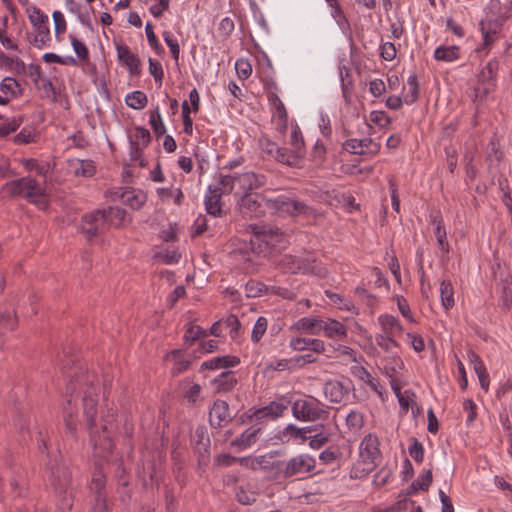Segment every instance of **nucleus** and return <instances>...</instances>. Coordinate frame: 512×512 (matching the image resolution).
<instances>
[{
	"instance_id": "18",
	"label": "nucleus",
	"mask_w": 512,
	"mask_h": 512,
	"mask_svg": "<svg viewBox=\"0 0 512 512\" xmlns=\"http://www.w3.org/2000/svg\"><path fill=\"white\" fill-rule=\"evenodd\" d=\"M116 50L118 60L128 68L130 74L139 75L141 72V61L139 57L132 53L128 46L117 45Z\"/></svg>"
},
{
	"instance_id": "11",
	"label": "nucleus",
	"mask_w": 512,
	"mask_h": 512,
	"mask_svg": "<svg viewBox=\"0 0 512 512\" xmlns=\"http://www.w3.org/2000/svg\"><path fill=\"white\" fill-rule=\"evenodd\" d=\"M393 337L394 335L386 333L377 334L375 341L380 348L389 354L392 364L391 370L396 372L397 369H401L403 367V362L398 356L399 344L393 339Z\"/></svg>"
},
{
	"instance_id": "54",
	"label": "nucleus",
	"mask_w": 512,
	"mask_h": 512,
	"mask_svg": "<svg viewBox=\"0 0 512 512\" xmlns=\"http://www.w3.org/2000/svg\"><path fill=\"white\" fill-rule=\"evenodd\" d=\"M369 121L380 128H386L391 122L388 115L383 111H372L370 113Z\"/></svg>"
},
{
	"instance_id": "22",
	"label": "nucleus",
	"mask_w": 512,
	"mask_h": 512,
	"mask_svg": "<svg viewBox=\"0 0 512 512\" xmlns=\"http://www.w3.org/2000/svg\"><path fill=\"white\" fill-rule=\"evenodd\" d=\"M324 394L331 403L339 404L348 394V388L340 381L329 380L324 385Z\"/></svg>"
},
{
	"instance_id": "8",
	"label": "nucleus",
	"mask_w": 512,
	"mask_h": 512,
	"mask_svg": "<svg viewBox=\"0 0 512 512\" xmlns=\"http://www.w3.org/2000/svg\"><path fill=\"white\" fill-rule=\"evenodd\" d=\"M499 68L497 60L492 59L486 63L478 74V80L474 87V99L483 100L496 87V75Z\"/></svg>"
},
{
	"instance_id": "62",
	"label": "nucleus",
	"mask_w": 512,
	"mask_h": 512,
	"mask_svg": "<svg viewBox=\"0 0 512 512\" xmlns=\"http://www.w3.org/2000/svg\"><path fill=\"white\" fill-rule=\"evenodd\" d=\"M52 16L55 24L56 35L64 33L66 31V21L63 14L60 11H54Z\"/></svg>"
},
{
	"instance_id": "33",
	"label": "nucleus",
	"mask_w": 512,
	"mask_h": 512,
	"mask_svg": "<svg viewBox=\"0 0 512 512\" xmlns=\"http://www.w3.org/2000/svg\"><path fill=\"white\" fill-rule=\"evenodd\" d=\"M260 431V428L253 429L248 428L246 429L239 437L234 439L231 442L232 446H236L239 449H246L251 446L255 442V437L257 433Z\"/></svg>"
},
{
	"instance_id": "60",
	"label": "nucleus",
	"mask_w": 512,
	"mask_h": 512,
	"mask_svg": "<svg viewBox=\"0 0 512 512\" xmlns=\"http://www.w3.org/2000/svg\"><path fill=\"white\" fill-rule=\"evenodd\" d=\"M21 122V118H14L11 122L0 125V137H5L10 133L15 132L21 125Z\"/></svg>"
},
{
	"instance_id": "64",
	"label": "nucleus",
	"mask_w": 512,
	"mask_h": 512,
	"mask_svg": "<svg viewBox=\"0 0 512 512\" xmlns=\"http://www.w3.org/2000/svg\"><path fill=\"white\" fill-rule=\"evenodd\" d=\"M89 512H110L107 503V498L91 499V507Z\"/></svg>"
},
{
	"instance_id": "26",
	"label": "nucleus",
	"mask_w": 512,
	"mask_h": 512,
	"mask_svg": "<svg viewBox=\"0 0 512 512\" xmlns=\"http://www.w3.org/2000/svg\"><path fill=\"white\" fill-rule=\"evenodd\" d=\"M120 199L123 204L131 207L134 210H138L146 202L147 196L143 191L127 189L121 193Z\"/></svg>"
},
{
	"instance_id": "5",
	"label": "nucleus",
	"mask_w": 512,
	"mask_h": 512,
	"mask_svg": "<svg viewBox=\"0 0 512 512\" xmlns=\"http://www.w3.org/2000/svg\"><path fill=\"white\" fill-rule=\"evenodd\" d=\"M3 191L12 197L22 196L31 202L37 203V199L44 196V189L31 177H23L7 182Z\"/></svg>"
},
{
	"instance_id": "34",
	"label": "nucleus",
	"mask_w": 512,
	"mask_h": 512,
	"mask_svg": "<svg viewBox=\"0 0 512 512\" xmlns=\"http://www.w3.org/2000/svg\"><path fill=\"white\" fill-rule=\"evenodd\" d=\"M434 57L438 61L451 62L459 58L458 46H439L434 53Z\"/></svg>"
},
{
	"instance_id": "30",
	"label": "nucleus",
	"mask_w": 512,
	"mask_h": 512,
	"mask_svg": "<svg viewBox=\"0 0 512 512\" xmlns=\"http://www.w3.org/2000/svg\"><path fill=\"white\" fill-rule=\"evenodd\" d=\"M322 330L329 338H343L347 336V329L345 325L334 319H329V321L325 323L323 322Z\"/></svg>"
},
{
	"instance_id": "28",
	"label": "nucleus",
	"mask_w": 512,
	"mask_h": 512,
	"mask_svg": "<svg viewBox=\"0 0 512 512\" xmlns=\"http://www.w3.org/2000/svg\"><path fill=\"white\" fill-rule=\"evenodd\" d=\"M378 320L383 329V333L396 336L403 332V327L399 320L392 315H381Z\"/></svg>"
},
{
	"instance_id": "24",
	"label": "nucleus",
	"mask_w": 512,
	"mask_h": 512,
	"mask_svg": "<svg viewBox=\"0 0 512 512\" xmlns=\"http://www.w3.org/2000/svg\"><path fill=\"white\" fill-rule=\"evenodd\" d=\"M221 194L219 188H212L209 186L208 194L205 198V209L208 214L212 216H220L221 215Z\"/></svg>"
},
{
	"instance_id": "49",
	"label": "nucleus",
	"mask_w": 512,
	"mask_h": 512,
	"mask_svg": "<svg viewBox=\"0 0 512 512\" xmlns=\"http://www.w3.org/2000/svg\"><path fill=\"white\" fill-rule=\"evenodd\" d=\"M149 72L154 77L155 82L161 86L164 78V71L159 61L149 58Z\"/></svg>"
},
{
	"instance_id": "51",
	"label": "nucleus",
	"mask_w": 512,
	"mask_h": 512,
	"mask_svg": "<svg viewBox=\"0 0 512 512\" xmlns=\"http://www.w3.org/2000/svg\"><path fill=\"white\" fill-rule=\"evenodd\" d=\"M71 45L73 47L74 52L79 57L80 60L86 61L89 58V51L84 43H82L78 38L73 35H70Z\"/></svg>"
},
{
	"instance_id": "57",
	"label": "nucleus",
	"mask_w": 512,
	"mask_h": 512,
	"mask_svg": "<svg viewBox=\"0 0 512 512\" xmlns=\"http://www.w3.org/2000/svg\"><path fill=\"white\" fill-rule=\"evenodd\" d=\"M37 33L38 34L33 38L31 43H33L37 48L41 49L50 40L49 27L38 29Z\"/></svg>"
},
{
	"instance_id": "55",
	"label": "nucleus",
	"mask_w": 512,
	"mask_h": 512,
	"mask_svg": "<svg viewBox=\"0 0 512 512\" xmlns=\"http://www.w3.org/2000/svg\"><path fill=\"white\" fill-rule=\"evenodd\" d=\"M477 367H474V371L479 379V383L482 389L488 391L489 389V375L487 373L486 367L484 364H477Z\"/></svg>"
},
{
	"instance_id": "6",
	"label": "nucleus",
	"mask_w": 512,
	"mask_h": 512,
	"mask_svg": "<svg viewBox=\"0 0 512 512\" xmlns=\"http://www.w3.org/2000/svg\"><path fill=\"white\" fill-rule=\"evenodd\" d=\"M272 467L284 478H291L299 474L311 472L315 468V460L308 455H297L287 462L278 461L273 463Z\"/></svg>"
},
{
	"instance_id": "17",
	"label": "nucleus",
	"mask_w": 512,
	"mask_h": 512,
	"mask_svg": "<svg viewBox=\"0 0 512 512\" xmlns=\"http://www.w3.org/2000/svg\"><path fill=\"white\" fill-rule=\"evenodd\" d=\"M259 146L269 156L273 157L279 163L289 166L288 149L279 147L275 142L271 141L266 137L259 139Z\"/></svg>"
},
{
	"instance_id": "15",
	"label": "nucleus",
	"mask_w": 512,
	"mask_h": 512,
	"mask_svg": "<svg viewBox=\"0 0 512 512\" xmlns=\"http://www.w3.org/2000/svg\"><path fill=\"white\" fill-rule=\"evenodd\" d=\"M105 230L106 228L102 226V219L98 210L82 217V232L86 235L88 240L97 237Z\"/></svg>"
},
{
	"instance_id": "23",
	"label": "nucleus",
	"mask_w": 512,
	"mask_h": 512,
	"mask_svg": "<svg viewBox=\"0 0 512 512\" xmlns=\"http://www.w3.org/2000/svg\"><path fill=\"white\" fill-rule=\"evenodd\" d=\"M430 223L435 225L434 234L437 238V242H438L440 249L443 252L448 253L449 249H450V245L446 238V230L443 225V218L439 211L436 213L430 214Z\"/></svg>"
},
{
	"instance_id": "47",
	"label": "nucleus",
	"mask_w": 512,
	"mask_h": 512,
	"mask_svg": "<svg viewBox=\"0 0 512 512\" xmlns=\"http://www.w3.org/2000/svg\"><path fill=\"white\" fill-rule=\"evenodd\" d=\"M267 319L263 316H260L253 327L251 339L253 342L257 343L260 341L264 333L267 329Z\"/></svg>"
},
{
	"instance_id": "50",
	"label": "nucleus",
	"mask_w": 512,
	"mask_h": 512,
	"mask_svg": "<svg viewBox=\"0 0 512 512\" xmlns=\"http://www.w3.org/2000/svg\"><path fill=\"white\" fill-rule=\"evenodd\" d=\"M479 25L483 35L484 44L488 46L494 42V35L496 34V29H492L491 20H482Z\"/></svg>"
},
{
	"instance_id": "35",
	"label": "nucleus",
	"mask_w": 512,
	"mask_h": 512,
	"mask_svg": "<svg viewBox=\"0 0 512 512\" xmlns=\"http://www.w3.org/2000/svg\"><path fill=\"white\" fill-rule=\"evenodd\" d=\"M323 321L318 318H301L297 323L298 329L305 330L306 332L317 335L322 330Z\"/></svg>"
},
{
	"instance_id": "36",
	"label": "nucleus",
	"mask_w": 512,
	"mask_h": 512,
	"mask_svg": "<svg viewBox=\"0 0 512 512\" xmlns=\"http://www.w3.org/2000/svg\"><path fill=\"white\" fill-rule=\"evenodd\" d=\"M125 102L130 108L140 110L147 105L148 99L144 92L137 90L127 95Z\"/></svg>"
},
{
	"instance_id": "48",
	"label": "nucleus",
	"mask_w": 512,
	"mask_h": 512,
	"mask_svg": "<svg viewBox=\"0 0 512 512\" xmlns=\"http://www.w3.org/2000/svg\"><path fill=\"white\" fill-rule=\"evenodd\" d=\"M163 38L171 51L172 58L175 60L176 63H178L180 56V46L177 39L173 38L172 34L167 31L163 32Z\"/></svg>"
},
{
	"instance_id": "27",
	"label": "nucleus",
	"mask_w": 512,
	"mask_h": 512,
	"mask_svg": "<svg viewBox=\"0 0 512 512\" xmlns=\"http://www.w3.org/2000/svg\"><path fill=\"white\" fill-rule=\"evenodd\" d=\"M166 358L173 361V368L171 370V373L173 376L184 372L185 370H187L189 368V366L191 364L190 359L182 357V351L179 349L170 351L166 355Z\"/></svg>"
},
{
	"instance_id": "19",
	"label": "nucleus",
	"mask_w": 512,
	"mask_h": 512,
	"mask_svg": "<svg viewBox=\"0 0 512 512\" xmlns=\"http://www.w3.org/2000/svg\"><path fill=\"white\" fill-rule=\"evenodd\" d=\"M240 364V358L234 355L217 356L210 360L204 361L200 366V371L204 370H218L235 367Z\"/></svg>"
},
{
	"instance_id": "46",
	"label": "nucleus",
	"mask_w": 512,
	"mask_h": 512,
	"mask_svg": "<svg viewBox=\"0 0 512 512\" xmlns=\"http://www.w3.org/2000/svg\"><path fill=\"white\" fill-rule=\"evenodd\" d=\"M245 290L248 297H258L262 294H267V285L258 281H249L245 286Z\"/></svg>"
},
{
	"instance_id": "52",
	"label": "nucleus",
	"mask_w": 512,
	"mask_h": 512,
	"mask_svg": "<svg viewBox=\"0 0 512 512\" xmlns=\"http://www.w3.org/2000/svg\"><path fill=\"white\" fill-rule=\"evenodd\" d=\"M412 445L409 447L410 456L418 463L423 461L424 449L421 442L417 438H411Z\"/></svg>"
},
{
	"instance_id": "9",
	"label": "nucleus",
	"mask_w": 512,
	"mask_h": 512,
	"mask_svg": "<svg viewBox=\"0 0 512 512\" xmlns=\"http://www.w3.org/2000/svg\"><path fill=\"white\" fill-rule=\"evenodd\" d=\"M292 414L303 422L325 421L329 417L327 410L305 399H298L292 404Z\"/></svg>"
},
{
	"instance_id": "41",
	"label": "nucleus",
	"mask_w": 512,
	"mask_h": 512,
	"mask_svg": "<svg viewBox=\"0 0 512 512\" xmlns=\"http://www.w3.org/2000/svg\"><path fill=\"white\" fill-rule=\"evenodd\" d=\"M432 470L428 469L425 472V482H420L419 480L414 481L407 490V495H411L413 493H416L418 490L427 491L432 483Z\"/></svg>"
},
{
	"instance_id": "10",
	"label": "nucleus",
	"mask_w": 512,
	"mask_h": 512,
	"mask_svg": "<svg viewBox=\"0 0 512 512\" xmlns=\"http://www.w3.org/2000/svg\"><path fill=\"white\" fill-rule=\"evenodd\" d=\"M235 415L230 412L229 404L222 399H216L209 409V424L212 428H221L229 424Z\"/></svg>"
},
{
	"instance_id": "20",
	"label": "nucleus",
	"mask_w": 512,
	"mask_h": 512,
	"mask_svg": "<svg viewBox=\"0 0 512 512\" xmlns=\"http://www.w3.org/2000/svg\"><path fill=\"white\" fill-rule=\"evenodd\" d=\"M236 183L242 192L246 194L253 189L265 185L266 178L264 175H259L254 172H245L236 176Z\"/></svg>"
},
{
	"instance_id": "32",
	"label": "nucleus",
	"mask_w": 512,
	"mask_h": 512,
	"mask_svg": "<svg viewBox=\"0 0 512 512\" xmlns=\"http://www.w3.org/2000/svg\"><path fill=\"white\" fill-rule=\"evenodd\" d=\"M454 290L452 283L449 280H442L440 283V296L442 306L448 310L452 308L455 304L454 301Z\"/></svg>"
},
{
	"instance_id": "53",
	"label": "nucleus",
	"mask_w": 512,
	"mask_h": 512,
	"mask_svg": "<svg viewBox=\"0 0 512 512\" xmlns=\"http://www.w3.org/2000/svg\"><path fill=\"white\" fill-rule=\"evenodd\" d=\"M235 70L240 79H247L252 73L251 64L246 59H238L235 63Z\"/></svg>"
},
{
	"instance_id": "42",
	"label": "nucleus",
	"mask_w": 512,
	"mask_h": 512,
	"mask_svg": "<svg viewBox=\"0 0 512 512\" xmlns=\"http://www.w3.org/2000/svg\"><path fill=\"white\" fill-rule=\"evenodd\" d=\"M77 167L75 168V174L83 177H91L95 174L96 168L94 162L91 160H77Z\"/></svg>"
},
{
	"instance_id": "38",
	"label": "nucleus",
	"mask_w": 512,
	"mask_h": 512,
	"mask_svg": "<svg viewBox=\"0 0 512 512\" xmlns=\"http://www.w3.org/2000/svg\"><path fill=\"white\" fill-rule=\"evenodd\" d=\"M18 325V319L14 310L0 311V328L13 331Z\"/></svg>"
},
{
	"instance_id": "58",
	"label": "nucleus",
	"mask_w": 512,
	"mask_h": 512,
	"mask_svg": "<svg viewBox=\"0 0 512 512\" xmlns=\"http://www.w3.org/2000/svg\"><path fill=\"white\" fill-rule=\"evenodd\" d=\"M145 32L150 46L156 51V53L160 54V52L162 51V47L157 40L151 23L148 22L146 24Z\"/></svg>"
},
{
	"instance_id": "39",
	"label": "nucleus",
	"mask_w": 512,
	"mask_h": 512,
	"mask_svg": "<svg viewBox=\"0 0 512 512\" xmlns=\"http://www.w3.org/2000/svg\"><path fill=\"white\" fill-rule=\"evenodd\" d=\"M501 305L505 309L512 307V279L501 281Z\"/></svg>"
},
{
	"instance_id": "37",
	"label": "nucleus",
	"mask_w": 512,
	"mask_h": 512,
	"mask_svg": "<svg viewBox=\"0 0 512 512\" xmlns=\"http://www.w3.org/2000/svg\"><path fill=\"white\" fill-rule=\"evenodd\" d=\"M149 124L151 125L152 130L157 139L165 134L166 127L162 121L158 107H156L153 111L150 112Z\"/></svg>"
},
{
	"instance_id": "4",
	"label": "nucleus",
	"mask_w": 512,
	"mask_h": 512,
	"mask_svg": "<svg viewBox=\"0 0 512 512\" xmlns=\"http://www.w3.org/2000/svg\"><path fill=\"white\" fill-rule=\"evenodd\" d=\"M278 266L285 272L297 273H311L320 277L326 275V270L316 266V260L311 257H298L290 254H285L280 257L277 262Z\"/></svg>"
},
{
	"instance_id": "14",
	"label": "nucleus",
	"mask_w": 512,
	"mask_h": 512,
	"mask_svg": "<svg viewBox=\"0 0 512 512\" xmlns=\"http://www.w3.org/2000/svg\"><path fill=\"white\" fill-rule=\"evenodd\" d=\"M291 149L288 150L289 164L290 167L297 166L300 159L305 155V143L300 128L296 125L291 133L290 137Z\"/></svg>"
},
{
	"instance_id": "31",
	"label": "nucleus",
	"mask_w": 512,
	"mask_h": 512,
	"mask_svg": "<svg viewBox=\"0 0 512 512\" xmlns=\"http://www.w3.org/2000/svg\"><path fill=\"white\" fill-rule=\"evenodd\" d=\"M118 493L122 503H128L131 500V489L129 488V478L123 468H118Z\"/></svg>"
},
{
	"instance_id": "45",
	"label": "nucleus",
	"mask_w": 512,
	"mask_h": 512,
	"mask_svg": "<svg viewBox=\"0 0 512 512\" xmlns=\"http://www.w3.org/2000/svg\"><path fill=\"white\" fill-rule=\"evenodd\" d=\"M409 92L405 95L404 101L407 104H412L418 99V82L415 75L409 76L407 80Z\"/></svg>"
},
{
	"instance_id": "25",
	"label": "nucleus",
	"mask_w": 512,
	"mask_h": 512,
	"mask_svg": "<svg viewBox=\"0 0 512 512\" xmlns=\"http://www.w3.org/2000/svg\"><path fill=\"white\" fill-rule=\"evenodd\" d=\"M288 408V403H281L272 401L269 405L257 409L253 416L257 420H260L264 417H271L272 419H275L279 416H282L284 411Z\"/></svg>"
},
{
	"instance_id": "3",
	"label": "nucleus",
	"mask_w": 512,
	"mask_h": 512,
	"mask_svg": "<svg viewBox=\"0 0 512 512\" xmlns=\"http://www.w3.org/2000/svg\"><path fill=\"white\" fill-rule=\"evenodd\" d=\"M379 446L378 437L371 433L367 434L359 445V460L353 469H358L362 474L373 471L381 458Z\"/></svg>"
},
{
	"instance_id": "21",
	"label": "nucleus",
	"mask_w": 512,
	"mask_h": 512,
	"mask_svg": "<svg viewBox=\"0 0 512 512\" xmlns=\"http://www.w3.org/2000/svg\"><path fill=\"white\" fill-rule=\"evenodd\" d=\"M102 219V226L106 229L109 226L119 227L125 219L126 211L120 207H108L106 209L98 210Z\"/></svg>"
},
{
	"instance_id": "12",
	"label": "nucleus",
	"mask_w": 512,
	"mask_h": 512,
	"mask_svg": "<svg viewBox=\"0 0 512 512\" xmlns=\"http://www.w3.org/2000/svg\"><path fill=\"white\" fill-rule=\"evenodd\" d=\"M89 491L91 499L107 498L106 475L98 462L94 465L91 481L89 483Z\"/></svg>"
},
{
	"instance_id": "56",
	"label": "nucleus",
	"mask_w": 512,
	"mask_h": 512,
	"mask_svg": "<svg viewBox=\"0 0 512 512\" xmlns=\"http://www.w3.org/2000/svg\"><path fill=\"white\" fill-rule=\"evenodd\" d=\"M267 294L277 295L288 300L296 298V294L293 291L280 286H267Z\"/></svg>"
},
{
	"instance_id": "13",
	"label": "nucleus",
	"mask_w": 512,
	"mask_h": 512,
	"mask_svg": "<svg viewBox=\"0 0 512 512\" xmlns=\"http://www.w3.org/2000/svg\"><path fill=\"white\" fill-rule=\"evenodd\" d=\"M344 150L351 154L363 155L366 153L376 154L380 150V144L374 142L371 138L348 139L343 144Z\"/></svg>"
},
{
	"instance_id": "29",
	"label": "nucleus",
	"mask_w": 512,
	"mask_h": 512,
	"mask_svg": "<svg viewBox=\"0 0 512 512\" xmlns=\"http://www.w3.org/2000/svg\"><path fill=\"white\" fill-rule=\"evenodd\" d=\"M259 208L260 203L254 194L246 193L239 201V209L244 216H252L253 213L256 214Z\"/></svg>"
},
{
	"instance_id": "7",
	"label": "nucleus",
	"mask_w": 512,
	"mask_h": 512,
	"mask_svg": "<svg viewBox=\"0 0 512 512\" xmlns=\"http://www.w3.org/2000/svg\"><path fill=\"white\" fill-rule=\"evenodd\" d=\"M267 205L269 208L277 212L287 213L291 216H310L314 214V209L312 207L302 201L286 195H279L277 197L267 199Z\"/></svg>"
},
{
	"instance_id": "44",
	"label": "nucleus",
	"mask_w": 512,
	"mask_h": 512,
	"mask_svg": "<svg viewBox=\"0 0 512 512\" xmlns=\"http://www.w3.org/2000/svg\"><path fill=\"white\" fill-rule=\"evenodd\" d=\"M19 87V83L12 77H5L0 84L1 92L10 94L12 97H16L20 94V90L18 92L16 91Z\"/></svg>"
},
{
	"instance_id": "1",
	"label": "nucleus",
	"mask_w": 512,
	"mask_h": 512,
	"mask_svg": "<svg viewBox=\"0 0 512 512\" xmlns=\"http://www.w3.org/2000/svg\"><path fill=\"white\" fill-rule=\"evenodd\" d=\"M63 374L68 378L66 384L67 406L64 407L66 431L72 436L77 434L75 418L77 400L80 399L83 414L89 431V443L96 457L105 458L112 453L115 443L113 436L117 430V413L113 404L101 407L98 417V379L94 372L86 369L73 357L61 361Z\"/></svg>"
},
{
	"instance_id": "2",
	"label": "nucleus",
	"mask_w": 512,
	"mask_h": 512,
	"mask_svg": "<svg viewBox=\"0 0 512 512\" xmlns=\"http://www.w3.org/2000/svg\"><path fill=\"white\" fill-rule=\"evenodd\" d=\"M49 483L57 498L59 512H70L74 503L72 473L64 462H55L49 468Z\"/></svg>"
},
{
	"instance_id": "59",
	"label": "nucleus",
	"mask_w": 512,
	"mask_h": 512,
	"mask_svg": "<svg viewBox=\"0 0 512 512\" xmlns=\"http://www.w3.org/2000/svg\"><path fill=\"white\" fill-rule=\"evenodd\" d=\"M219 183L221 185L219 189L222 193H230L237 186L236 177L230 175L221 176Z\"/></svg>"
},
{
	"instance_id": "63",
	"label": "nucleus",
	"mask_w": 512,
	"mask_h": 512,
	"mask_svg": "<svg viewBox=\"0 0 512 512\" xmlns=\"http://www.w3.org/2000/svg\"><path fill=\"white\" fill-rule=\"evenodd\" d=\"M135 132L136 139L141 141L143 147H147L151 142V134L149 130L142 126H137L135 128Z\"/></svg>"
},
{
	"instance_id": "40",
	"label": "nucleus",
	"mask_w": 512,
	"mask_h": 512,
	"mask_svg": "<svg viewBox=\"0 0 512 512\" xmlns=\"http://www.w3.org/2000/svg\"><path fill=\"white\" fill-rule=\"evenodd\" d=\"M346 425L351 430L359 431L364 426L363 413L357 410H351L346 416Z\"/></svg>"
},
{
	"instance_id": "16",
	"label": "nucleus",
	"mask_w": 512,
	"mask_h": 512,
	"mask_svg": "<svg viewBox=\"0 0 512 512\" xmlns=\"http://www.w3.org/2000/svg\"><path fill=\"white\" fill-rule=\"evenodd\" d=\"M210 382L214 393L217 394L229 393L238 384L235 373L230 370L222 371L218 376L211 379Z\"/></svg>"
},
{
	"instance_id": "43",
	"label": "nucleus",
	"mask_w": 512,
	"mask_h": 512,
	"mask_svg": "<svg viewBox=\"0 0 512 512\" xmlns=\"http://www.w3.org/2000/svg\"><path fill=\"white\" fill-rule=\"evenodd\" d=\"M29 20L31 24L36 28V30L48 27L46 25L48 17L37 7L32 8V12L29 15Z\"/></svg>"
},
{
	"instance_id": "61",
	"label": "nucleus",
	"mask_w": 512,
	"mask_h": 512,
	"mask_svg": "<svg viewBox=\"0 0 512 512\" xmlns=\"http://www.w3.org/2000/svg\"><path fill=\"white\" fill-rule=\"evenodd\" d=\"M206 335L205 330H203L199 326H191L185 333L184 339L186 342L193 343L194 341L198 340L201 336Z\"/></svg>"
}]
</instances>
